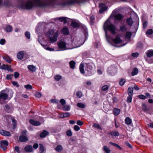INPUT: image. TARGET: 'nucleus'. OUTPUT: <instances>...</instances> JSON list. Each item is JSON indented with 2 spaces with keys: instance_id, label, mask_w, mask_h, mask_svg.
<instances>
[{
  "instance_id": "nucleus-63",
  "label": "nucleus",
  "mask_w": 153,
  "mask_h": 153,
  "mask_svg": "<svg viewBox=\"0 0 153 153\" xmlns=\"http://www.w3.org/2000/svg\"><path fill=\"white\" fill-rule=\"evenodd\" d=\"M65 117H69L70 116L71 114L69 112H65L63 113Z\"/></svg>"
},
{
  "instance_id": "nucleus-16",
  "label": "nucleus",
  "mask_w": 153,
  "mask_h": 153,
  "mask_svg": "<svg viewBox=\"0 0 153 153\" xmlns=\"http://www.w3.org/2000/svg\"><path fill=\"white\" fill-rule=\"evenodd\" d=\"M33 150L32 146L30 145L27 146L25 148V151L27 152H32Z\"/></svg>"
},
{
  "instance_id": "nucleus-45",
  "label": "nucleus",
  "mask_w": 153,
  "mask_h": 153,
  "mask_svg": "<svg viewBox=\"0 0 153 153\" xmlns=\"http://www.w3.org/2000/svg\"><path fill=\"white\" fill-rule=\"evenodd\" d=\"M63 109L65 111H68L70 110V108L69 105H66L63 106Z\"/></svg>"
},
{
  "instance_id": "nucleus-53",
  "label": "nucleus",
  "mask_w": 153,
  "mask_h": 153,
  "mask_svg": "<svg viewBox=\"0 0 153 153\" xmlns=\"http://www.w3.org/2000/svg\"><path fill=\"white\" fill-rule=\"evenodd\" d=\"M66 135L68 136H72V133L71 130H69L67 131Z\"/></svg>"
},
{
  "instance_id": "nucleus-38",
  "label": "nucleus",
  "mask_w": 153,
  "mask_h": 153,
  "mask_svg": "<svg viewBox=\"0 0 153 153\" xmlns=\"http://www.w3.org/2000/svg\"><path fill=\"white\" fill-rule=\"evenodd\" d=\"M103 150L106 153H110L111 152L110 149L108 148L106 146H103Z\"/></svg>"
},
{
  "instance_id": "nucleus-60",
  "label": "nucleus",
  "mask_w": 153,
  "mask_h": 153,
  "mask_svg": "<svg viewBox=\"0 0 153 153\" xmlns=\"http://www.w3.org/2000/svg\"><path fill=\"white\" fill-rule=\"evenodd\" d=\"M74 129L76 131H78L80 130L79 127L77 125H75L74 126Z\"/></svg>"
},
{
  "instance_id": "nucleus-11",
  "label": "nucleus",
  "mask_w": 153,
  "mask_h": 153,
  "mask_svg": "<svg viewBox=\"0 0 153 153\" xmlns=\"http://www.w3.org/2000/svg\"><path fill=\"white\" fill-rule=\"evenodd\" d=\"M113 42L116 44H120L122 42V40L119 36H117L116 38L114 39Z\"/></svg>"
},
{
  "instance_id": "nucleus-52",
  "label": "nucleus",
  "mask_w": 153,
  "mask_h": 153,
  "mask_svg": "<svg viewBox=\"0 0 153 153\" xmlns=\"http://www.w3.org/2000/svg\"><path fill=\"white\" fill-rule=\"evenodd\" d=\"M35 95V97L38 98H40L41 96V94L39 92H36Z\"/></svg>"
},
{
  "instance_id": "nucleus-21",
  "label": "nucleus",
  "mask_w": 153,
  "mask_h": 153,
  "mask_svg": "<svg viewBox=\"0 0 153 153\" xmlns=\"http://www.w3.org/2000/svg\"><path fill=\"white\" fill-rule=\"evenodd\" d=\"M48 132L45 130H44L43 132L40 134V137L41 138L44 137L48 134Z\"/></svg>"
},
{
  "instance_id": "nucleus-40",
  "label": "nucleus",
  "mask_w": 153,
  "mask_h": 153,
  "mask_svg": "<svg viewBox=\"0 0 153 153\" xmlns=\"http://www.w3.org/2000/svg\"><path fill=\"white\" fill-rule=\"evenodd\" d=\"M131 33L130 32H127L125 35L126 38L128 39H130L131 37Z\"/></svg>"
},
{
  "instance_id": "nucleus-13",
  "label": "nucleus",
  "mask_w": 153,
  "mask_h": 153,
  "mask_svg": "<svg viewBox=\"0 0 153 153\" xmlns=\"http://www.w3.org/2000/svg\"><path fill=\"white\" fill-rule=\"evenodd\" d=\"M4 110L7 113H11L12 112L13 108L10 107L8 105H6L4 107Z\"/></svg>"
},
{
  "instance_id": "nucleus-22",
  "label": "nucleus",
  "mask_w": 153,
  "mask_h": 153,
  "mask_svg": "<svg viewBox=\"0 0 153 153\" xmlns=\"http://www.w3.org/2000/svg\"><path fill=\"white\" fill-rule=\"evenodd\" d=\"M84 63H81L79 66V70L81 73L84 74L85 71L84 69Z\"/></svg>"
},
{
  "instance_id": "nucleus-36",
  "label": "nucleus",
  "mask_w": 153,
  "mask_h": 153,
  "mask_svg": "<svg viewBox=\"0 0 153 153\" xmlns=\"http://www.w3.org/2000/svg\"><path fill=\"white\" fill-rule=\"evenodd\" d=\"M76 95L78 98H80L82 96V93L81 91H78L76 92Z\"/></svg>"
},
{
  "instance_id": "nucleus-35",
  "label": "nucleus",
  "mask_w": 153,
  "mask_h": 153,
  "mask_svg": "<svg viewBox=\"0 0 153 153\" xmlns=\"http://www.w3.org/2000/svg\"><path fill=\"white\" fill-rule=\"evenodd\" d=\"M109 144H110L111 145H112L116 147H117L120 150H122V148L121 147L117 144L115 143H113L111 142H109Z\"/></svg>"
},
{
  "instance_id": "nucleus-55",
  "label": "nucleus",
  "mask_w": 153,
  "mask_h": 153,
  "mask_svg": "<svg viewBox=\"0 0 153 153\" xmlns=\"http://www.w3.org/2000/svg\"><path fill=\"white\" fill-rule=\"evenodd\" d=\"M6 70L8 71L12 72L13 71L12 69L11 68V66L7 65Z\"/></svg>"
},
{
  "instance_id": "nucleus-29",
  "label": "nucleus",
  "mask_w": 153,
  "mask_h": 153,
  "mask_svg": "<svg viewBox=\"0 0 153 153\" xmlns=\"http://www.w3.org/2000/svg\"><path fill=\"white\" fill-rule=\"evenodd\" d=\"M69 64L70 68L74 69V68L76 64L75 62L74 61L72 60L70 62Z\"/></svg>"
},
{
  "instance_id": "nucleus-64",
  "label": "nucleus",
  "mask_w": 153,
  "mask_h": 153,
  "mask_svg": "<svg viewBox=\"0 0 153 153\" xmlns=\"http://www.w3.org/2000/svg\"><path fill=\"white\" fill-rule=\"evenodd\" d=\"M12 76H13L12 74H7V75L6 78L7 79H11Z\"/></svg>"
},
{
  "instance_id": "nucleus-2",
  "label": "nucleus",
  "mask_w": 153,
  "mask_h": 153,
  "mask_svg": "<svg viewBox=\"0 0 153 153\" xmlns=\"http://www.w3.org/2000/svg\"><path fill=\"white\" fill-rule=\"evenodd\" d=\"M103 28L105 31V36L106 38L108 36L107 30L110 31L113 34H114L116 33V28L115 26L108 20L106 21L104 23Z\"/></svg>"
},
{
  "instance_id": "nucleus-4",
  "label": "nucleus",
  "mask_w": 153,
  "mask_h": 153,
  "mask_svg": "<svg viewBox=\"0 0 153 153\" xmlns=\"http://www.w3.org/2000/svg\"><path fill=\"white\" fill-rule=\"evenodd\" d=\"M85 0H62L58 5L62 6L71 5L74 3L81 4L83 3Z\"/></svg>"
},
{
  "instance_id": "nucleus-24",
  "label": "nucleus",
  "mask_w": 153,
  "mask_h": 153,
  "mask_svg": "<svg viewBox=\"0 0 153 153\" xmlns=\"http://www.w3.org/2000/svg\"><path fill=\"white\" fill-rule=\"evenodd\" d=\"M126 22L128 25L129 26H131L133 22V21L132 20V19L131 17L127 19L126 20Z\"/></svg>"
},
{
  "instance_id": "nucleus-7",
  "label": "nucleus",
  "mask_w": 153,
  "mask_h": 153,
  "mask_svg": "<svg viewBox=\"0 0 153 153\" xmlns=\"http://www.w3.org/2000/svg\"><path fill=\"white\" fill-rule=\"evenodd\" d=\"M57 45L59 48L61 50H66V45L65 42H60L58 43Z\"/></svg>"
},
{
  "instance_id": "nucleus-44",
  "label": "nucleus",
  "mask_w": 153,
  "mask_h": 153,
  "mask_svg": "<svg viewBox=\"0 0 153 153\" xmlns=\"http://www.w3.org/2000/svg\"><path fill=\"white\" fill-rule=\"evenodd\" d=\"M153 33V30L152 29H149L147 30L146 32L147 35H151Z\"/></svg>"
},
{
  "instance_id": "nucleus-19",
  "label": "nucleus",
  "mask_w": 153,
  "mask_h": 153,
  "mask_svg": "<svg viewBox=\"0 0 153 153\" xmlns=\"http://www.w3.org/2000/svg\"><path fill=\"white\" fill-rule=\"evenodd\" d=\"M125 122V123L127 125H130L132 123L131 120L129 117H126V118Z\"/></svg>"
},
{
  "instance_id": "nucleus-5",
  "label": "nucleus",
  "mask_w": 153,
  "mask_h": 153,
  "mask_svg": "<svg viewBox=\"0 0 153 153\" xmlns=\"http://www.w3.org/2000/svg\"><path fill=\"white\" fill-rule=\"evenodd\" d=\"M11 6V4L10 0H4L3 3H2V0H0V7L3 6L6 7H9Z\"/></svg>"
},
{
  "instance_id": "nucleus-8",
  "label": "nucleus",
  "mask_w": 153,
  "mask_h": 153,
  "mask_svg": "<svg viewBox=\"0 0 153 153\" xmlns=\"http://www.w3.org/2000/svg\"><path fill=\"white\" fill-rule=\"evenodd\" d=\"M0 134L5 136L10 137L11 135L10 132L3 130H0Z\"/></svg>"
},
{
  "instance_id": "nucleus-54",
  "label": "nucleus",
  "mask_w": 153,
  "mask_h": 153,
  "mask_svg": "<svg viewBox=\"0 0 153 153\" xmlns=\"http://www.w3.org/2000/svg\"><path fill=\"white\" fill-rule=\"evenodd\" d=\"M125 82L126 80L124 79H122L119 82V84L121 86H123L124 85Z\"/></svg>"
},
{
  "instance_id": "nucleus-58",
  "label": "nucleus",
  "mask_w": 153,
  "mask_h": 153,
  "mask_svg": "<svg viewBox=\"0 0 153 153\" xmlns=\"http://www.w3.org/2000/svg\"><path fill=\"white\" fill-rule=\"evenodd\" d=\"M125 143L126 146H127L129 148L131 149L132 148V146L128 142L126 141Z\"/></svg>"
},
{
  "instance_id": "nucleus-34",
  "label": "nucleus",
  "mask_w": 153,
  "mask_h": 153,
  "mask_svg": "<svg viewBox=\"0 0 153 153\" xmlns=\"http://www.w3.org/2000/svg\"><path fill=\"white\" fill-rule=\"evenodd\" d=\"M55 149L57 152H60L62 150V147L61 145H58L56 148Z\"/></svg>"
},
{
  "instance_id": "nucleus-18",
  "label": "nucleus",
  "mask_w": 153,
  "mask_h": 153,
  "mask_svg": "<svg viewBox=\"0 0 153 153\" xmlns=\"http://www.w3.org/2000/svg\"><path fill=\"white\" fill-rule=\"evenodd\" d=\"M146 54L148 57H151L153 56V50H150L147 51L146 52Z\"/></svg>"
},
{
  "instance_id": "nucleus-28",
  "label": "nucleus",
  "mask_w": 153,
  "mask_h": 153,
  "mask_svg": "<svg viewBox=\"0 0 153 153\" xmlns=\"http://www.w3.org/2000/svg\"><path fill=\"white\" fill-rule=\"evenodd\" d=\"M133 88L132 87H130L128 90V95H132L133 92Z\"/></svg>"
},
{
  "instance_id": "nucleus-39",
  "label": "nucleus",
  "mask_w": 153,
  "mask_h": 153,
  "mask_svg": "<svg viewBox=\"0 0 153 153\" xmlns=\"http://www.w3.org/2000/svg\"><path fill=\"white\" fill-rule=\"evenodd\" d=\"M86 66L88 70H91L93 68L92 66L90 63H86Z\"/></svg>"
},
{
  "instance_id": "nucleus-42",
  "label": "nucleus",
  "mask_w": 153,
  "mask_h": 153,
  "mask_svg": "<svg viewBox=\"0 0 153 153\" xmlns=\"http://www.w3.org/2000/svg\"><path fill=\"white\" fill-rule=\"evenodd\" d=\"M111 135L112 136H118L119 135V132L117 131H115L112 133H111Z\"/></svg>"
},
{
  "instance_id": "nucleus-49",
  "label": "nucleus",
  "mask_w": 153,
  "mask_h": 153,
  "mask_svg": "<svg viewBox=\"0 0 153 153\" xmlns=\"http://www.w3.org/2000/svg\"><path fill=\"white\" fill-rule=\"evenodd\" d=\"M142 108L144 111H146L149 110V109L147 108L146 105L145 104L142 105Z\"/></svg>"
},
{
  "instance_id": "nucleus-56",
  "label": "nucleus",
  "mask_w": 153,
  "mask_h": 153,
  "mask_svg": "<svg viewBox=\"0 0 153 153\" xmlns=\"http://www.w3.org/2000/svg\"><path fill=\"white\" fill-rule=\"evenodd\" d=\"M12 84L17 87H19V85L18 84V82L16 81H12Z\"/></svg>"
},
{
  "instance_id": "nucleus-62",
  "label": "nucleus",
  "mask_w": 153,
  "mask_h": 153,
  "mask_svg": "<svg viewBox=\"0 0 153 153\" xmlns=\"http://www.w3.org/2000/svg\"><path fill=\"white\" fill-rule=\"evenodd\" d=\"M15 78L16 79L18 78L19 76V74L18 72H15L14 73V75Z\"/></svg>"
},
{
  "instance_id": "nucleus-41",
  "label": "nucleus",
  "mask_w": 153,
  "mask_h": 153,
  "mask_svg": "<svg viewBox=\"0 0 153 153\" xmlns=\"http://www.w3.org/2000/svg\"><path fill=\"white\" fill-rule=\"evenodd\" d=\"M120 30L122 31H125L127 30V28L125 25H122L120 27Z\"/></svg>"
},
{
  "instance_id": "nucleus-59",
  "label": "nucleus",
  "mask_w": 153,
  "mask_h": 153,
  "mask_svg": "<svg viewBox=\"0 0 153 153\" xmlns=\"http://www.w3.org/2000/svg\"><path fill=\"white\" fill-rule=\"evenodd\" d=\"M76 123L78 125L80 126H82L83 124V122L80 120H78L77 122Z\"/></svg>"
},
{
  "instance_id": "nucleus-10",
  "label": "nucleus",
  "mask_w": 153,
  "mask_h": 153,
  "mask_svg": "<svg viewBox=\"0 0 153 153\" xmlns=\"http://www.w3.org/2000/svg\"><path fill=\"white\" fill-rule=\"evenodd\" d=\"M29 122L32 125L34 126H39L41 124V123L38 121L35 120L33 119L29 120Z\"/></svg>"
},
{
  "instance_id": "nucleus-15",
  "label": "nucleus",
  "mask_w": 153,
  "mask_h": 153,
  "mask_svg": "<svg viewBox=\"0 0 153 153\" xmlns=\"http://www.w3.org/2000/svg\"><path fill=\"white\" fill-rule=\"evenodd\" d=\"M61 33L65 35H68L69 34V31L66 27H63L61 30Z\"/></svg>"
},
{
  "instance_id": "nucleus-6",
  "label": "nucleus",
  "mask_w": 153,
  "mask_h": 153,
  "mask_svg": "<svg viewBox=\"0 0 153 153\" xmlns=\"http://www.w3.org/2000/svg\"><path fill=\"white\" fill-rule=\"evenodd\" d=\"M99 7L100 8L99 13H101L105 11L107 9V7L106 6L105 4L101 3L99 4Z\"/></svg>"
},
{
  "instance_id": "nucleus-20",
  "label": "nucleus",
  "mask_w": 153,
  "mask_h": 153,
  "mask_svg": "<svg viewBox=\"0 0 153 153\" xmlns=\"http://www.w3.org/2000/svg\"><path fill=\"white\" fill-rule=\"evenodd\" d=\"M28 70L32 72H35L36 70V68L33 65H29L27 66Z\"/></svg>"
},
{
  "instance_id": "nucleus-47",
  "label": "nucleus",
  "mask_w": 153,
  "mask_h": 153,
  "mask_svg": "<svg viewBox=\"0 0 153 153\" xmlns=\"http://www.w3.org/2000/svg\"><path fill=\"white\" fill-rule=\"evenodd\" d=\"M77 106L78 107L81 108H84L85 107V105L81 103H78Z\"/></svg>"
},
{
  "instance_id": "nucleus-14",
  "label": "nucleus",
  "mask_w": 153,
  "mask_h": 153,
  "mask_svg": "<svg viewBox=\"0 0 153 153\" xmlns=\"http://www.w3.org/2000/svg\"><path fill=\"white\" fill-rule=\"evenodd\" d=\"M115 20H117L119 21H121L123 18V16L119 13L114 16Z\"/></svg>"
},
{
  "instance_id": "nucleus-3",
  "label": "nucleus",
  "mask_w": 153,
  "mask_h": 153,
  "mask_svg": "<svg viewBox=\"0 0 153 153\" xmlns=\"http://www.w3.org/2000/svg\"><path fill=\"white\" fill-rule=\"evenodd\" d=\"M49 40L51 43H53L57 40L58 36V31L53 29L49 30L47 33Z\"/></svg>"
},
{
  "instance_id": "nucleus-32",
  "label": "nucleus",
  "mask_w": 153,
  "mask_h": 153,
  "mask_svg": "<svg viewBox=\"0 0 153 153\" xmlns=\"http://www.w3.org/2000/svg\"><path fill=\"white\" fill-rule=\"evenodd\" d=\"M39 150L40 153H43L45 151L44 147L42 144H39Z\"/></svg>"
},
{
  "instance_id": "nucleus-46",
  "label": "nucleus",
  "mask_w": 153,
  "mask_h": 153,
  "mask_svg": "<svg viewBox=\"0 0 153 153\" xmlns=\"http://www.w3.org/2000/svg\"><path fill=\"white\" fill-rule=\"evenodd\" d=\"M62 76L59 75H56L55 76V79L57 81L61 79Z\"/></svg>"
},
{
  "instance_id": "nucleus-27",
  "label": "nucleus",
  "mask_w": 153,
  "mask_h": 153,
  "mask_svg": "<svg viewBox=\"0 0 153 153\" xmlns=\"http://www.w3.org/2000/svg\"><path fill=\"white\" fill-rule=\"evenodd\" d=\"M120 112V110L117 108H115L113 110L114 114L115 116L118 115Z\"/></svg>"
},
{
  "instance_id": "nucleus-43",
  "label": "nucleus",
  "mask_w": 153,
  "mask_h": 153,
  "mask_svg": "<svg viewBox=\"0 0 153 153\" xmlns=\"http://www.w3.org/2000/svg\"><path fill=\"white\" fill-rule=\"evenodd\" d=\"M129 96L127 97V101L128 103H130L131 102L132 99V95H128Z\"/></svg>"
},
{
  "instance_id": "nucleus-17",
  "label": "nucleus",
  "mask_w": 153,
  "mask_h": 153,
  "mask_svg": "<svg viewBox=\"0 0 153 153\" xmlns=\"http://www.w3.org/2000/svg\"><path fill=\"white\" fill-rule=\"evenodd\" d=\"M24 54V51H20L17 54V57L19 59H22L23 58Z\"/></svg>"
},
{
  "instance_id": "nucleus-9",
  "label": "nucleus",
  "mask_w": 153,
  "mask_h": 153,
  "mask_svg": "<svg viewBox=\"0 0 153 153\" xmlns=\"http://www.w3.org/2000/svg\"><path fill=\"white\" fill-rule=\"evenodd\" d=\"M20 141L22 142H25L27 141L28 139L26 135H20L19 137Z\"/></svg>"
},
{
  "instance_id": "nucleus-23",
  "label": "nucleus",
  "mask_w": 153,
  "mask_h": 153,
  "mask_svg": "<svg viewBox=\"0 0 153 153\" xmlns=\"http://www.w3.org/2000/svg\"><path fill=\"white\" fill-rule=\"evenodd\" d=\"M58 19L61 22H64L65 23H66L67 22V20L68 19L67 17H60L59 18H57L55 19Z\"/></svg>"
},
{
  "instance_id": "nucleus-33",
  "label": "nucleus",
  "mask_w": 153,
  "mask_h": 153,
  "mask_svg": "<svg viewBox=\"0 0 153 153\" xmlns=\"http://www.w3.org/2000/svg\"><path fill=\"white\" fill-rule=\"evenodd\" d=\"M93 127L97 129H99L101 130L102 129V127L100 126L97 123H94L93 125Z\"/></svg>"
},
{
  "instance_id": "nucleus-50",
  "label": "nucleus",
  "mask_w": 153,
  "mask_h": 153,
  "mask_svg": "<svg viewBox=\"0 0 153 153\" xmlns=\"http://www.w3.org/2000/svg\"><path fill=\"white\" fill-rule=\"evenodd\" d=\"M25 35L26 38L29 39L30 38V34L29 32L26 31L25 33Z\"/></svg>"
},
{
  "instance_id": "nucleus-1",
  "label": "nucleus",
  "mask_w": 153,
  "mask_h": 153,
  "mask_svg": "<svg viewBox=\"0 0 153 153\" xmlns=\"http://www.w3.org/2000/svg\"><path fill=\"white\" fill-rule=\"evenodd\" d=\"M19 7L22 9L30 10L35 7H45L51 4L48 2L42 0H28L25 3L24 0H17Z\"/></svg>"
},
{
  "instance_id": "nucleus-51",
  "label": "nucleus",
  "mask_w": 153,
  "mask_h": 153,
  "mask_svg": "<svg viewBox=\"0 0 153 153\" xmlns=\"http://www.w3.org/2000/svg\"><path fill=\"white\" fill-rule=\"evenodd\" d=\"M25 88L26 89H32L33 88L32 86L28 84L26 85H25L24 86Z\"/></svg>"
},
{
  "instance_id": "nucleus-26",
  "label": "nucleus",
  "mask_w": 153,
  "mask_h": 153,
  "mask_svg": "<svg viewBox=\"0 0 153 153\" xmlns=\"http://www.w3.org/2000/svg\"><path fill=\"white\" fill-rule=\"evenodd\" d=\"M138 72V70L137 68H134L133 69L131 74L132 76H134L137 75Z\"/></svg>"
},
{
  "instance_id": "nucleus-37",
  "label": "nucleus",
  "mask_w": 153,
  "mask_h": 153,
  "mask_svg": "<svg viewBox=\"0 0 153 153\" xmlns=\"http://www.w3.org/2000/svg\"><path fill=\"white\" fill-rule=\"evenodd\" d=\"M71 25L74 28H76L79 26V24L74 22H72L71 23Z\"/></svg>"
},
{
  "instance_id": "nucleus-12",
  "label": "nucleus",
  "mask_w": 153,
  "mask_h": 153,
  "mask_svg": "<svg viewBox=\"0 0 153 153\" xmlns=\"http://www.w3.org/2000/svg\"><path fill=\"white\" fill-rule=\"evenodd\" d=\"M8 95L7 94L4 93L0 92V98L4 100L7 99Z\"/></svg>"
},
{
  "instance_id": "nucleus-30",
  "label": "nucleus",
  "mask_w": 153,
  "mask_h": 153,
  "mask_svg": "<svg viewBox=\"0 0 153 153\" xmlns=\"http://www.w3.org/2000/svg\"><path fill=\"white\" fill-rule=\"evenodd\" d=\"M13 30L12 27L10 25H8L5 28L6 31L8 32H10L12 31Z\"/></svg>"
},
{
  "instance_id": "nucleus-48",
  "label": "nucleus",
  "mask_w": 153,
  "mask_h": 153,
  "mask_svg": "<svg viewBox=\"0 0 153 153\" xmlns=\"http://www.w3.org/2000/svg\"><path fill=\"white\" fill-rule=\"evenodd\" d=\"M108 86L107 85H105L102 86L101 88L102 90L103 91H105L108 90Z\"/></svg>"
},
{
  "instance_id": "nucleus-61",
  "label": "nucleus",
  "mask_w": 153,
  "mask_h": 153,
  "mask_svg": "<svg viewBox=\"0 0 153 153\" xmlns=\"http://www.w3.org/2000/svg\"><path fill=\"white\" fill-rule=\"evenodd\" d=\"M6 42V41L5 39H1L0 40V44L1 45H4Z\"/></svg>"
},
{
  "instance_id": "nucleus-25",
  "label": "nucleus",
  "mask_w": 153,
  "mask_h": 153,
  "mask_svg": "<svg viewBox=\"0 0 153 153\" xmlns=\"http://www.w3.org/2000/svg\"><path fill=\"white\" fill-rule=\"evenodd\" d=\"M3 59L8 63H10L12 60L8 56H5L3 57Z\"/></svg>"
},
{
  "instance_id": "nucleus-57",
  "label": "nucleus",
  "mask_w": 153,
  "mask_h": 153,
  "mask_svg": "<svg viewBox=\"0 0 153 153\" xmlns=\"http://www.w3.org/2000/svg\"><path fill=\"white\" fill-rule=\"evenodd\" d=\"M138 97L139 98L143 100H144L146 98V97L145 96L142 94L139 95Z\"/></svg>"
},
{
  "instance_id": "nucleus-31",
  "label": "nucleus",
  "mask_w": 153,
  "mask_h": 153,
  "mask_svg": "<svg viewBox=\"0 0 153 153\" xmlns=\"http://www.w3.org/2000/svg\"><path fill=\"white\" fill-rule=\"evenodd\" d=\"M9 143L8 142L5 140H2L1 141L0 145L4 146H8Z\"/></svg>"
}]
</instances>
